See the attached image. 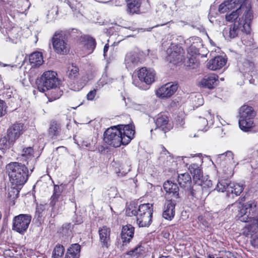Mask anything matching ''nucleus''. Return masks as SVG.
<instances>
[{"label":"nucleus","mask_w":258,"mask_h":258,"mask_svg":"<svg viewBox=\"0 0 258 258\" xmlns=\"http://www.w3.org/2000/svg\"><path fill=\"white\" fill-rule=\"evenodd\" d=\"M204 117H200L198 121L200 130L202 131L207 130L206 127L207 126L208 122L210 124H212L213 122V116L211 114L210 110L206 111L204 114Z\"/></svg>","instance_id":"22"},{"label":"nucleus","mask_w":258,"mask_h":258,"mask_svg":"<svg viewBox=\"0 0 258 258\" xmlns=\"http://www.w3.org/2000/svg\"><path fill=\"white\" fill-rule=\"evenodd\" d=\"M174 208L175 204L172 202L171 199L168 200L165 204L164 210L163 212V218L171 220L175 214Z\"/></svg>","instance_id":"20"},{"label":"nucleus","mask_w":258,"mask_h":258,"mask_svg":"<svg viewBox=\"0 0 258 258\" xmlns=\"http://www.w3.org/2000/svg\"><path fill=\"white\" fill-rule=\"evenodd\" d=\"M168 121V117L167 115L162 114H158L155 121L157 128H160L165 133L167 130H169L167 126Z\"/></svg>","instance_id":"23"},{"label":"nucleus","mask_w":258,"mask_h":258,"mask_svg":"<svg viewBox=\"0 0 258 258\" xmlns=\"http://www.w3.org/2000/svg\"><path fill=\"white\" fill-rule=\"evenodd\" d=\"M9 142L6 138H3L0 139V150L3 153H4L6 149L9 148Z\"/></svg>","instance_id":"37"},{"label":"nucleus","mask_w":258,"mask_h":258,"mask_svg":"<svg viewBox=\"0 0 258 258\" xmlns=\"http://www.w3.org/2000/svg\"><path fill=\"white\" fill-rule=\"evenodd\" d=\"M226 62V59L222 56H218L211 59L207 63L209 69L215 71L220 69L224 66Z\"/></svg>","instance_id":"17"},{"label":"nucleus","mask_w":258,"mask_h":258,"mask_svg":"<svg viewBox=\"0 0 258 258\" xmlns=\"http://www.w3.org/2000/svg\"><path fill=\"white\" fill-rule=\"evenodd\" d=\"M186 192H187V195L188 196H190L191 198H199V191H197L196 189L193 188V186L191 185L190 186V189L189 190H184Z\"/></svg>","instance_id":"40"},{"label":"nucleus","mask_w":258,"mask_h":258,"mask_svg":"<svg viewBox=\"0 0 258 258\" xmlns=\"http://www.w3.org/2000/svg\"><path fill=\"white\" fill-rule=\"evenodd\" d=\"M216 258H222L221 257H217Z\"/></svg>","instance_id":"56"},{"label":"nucleus","mask_w":258,"mask_h":258,"mask_svg":"<svg viewBox=\"0 0 258 258\" xmlns=\"http://www.w3.org/2000/svg\"><path fill=\"white\" fill-rule=\"evenodd\" d=\"M41 207L42 206H40V207H37L36 208V213H38V217L42 216V215H40L41 213V211L43 210V209L41 208Z\"/></svg>","instance_id":"46"},{"label":"nucleus","mask_w":258,"mask_h":258,"mask_svg":"<svg viewBox=\"0 0 258 258\" xmlns=\"http://www.w3.org/2000/svg\"><path fill=\"white\" fill-rule=\"evenodd\" d=\"M108 48H109V46H107V44H106L104 47V49H103V51H104V53H105L106 52H107L108 51Z\"/></svg>","instance_id":"50"},{"label":"nucleus","mask_w":258,"mask_h":258,"mask_svg":"<svg viewBox=\"0 0 258 258\" xmlns=\"http://www.w3.org/2000/svg\"><path fill=\"white\" fill-rule=\"evenodd\" d=\"M61 93H60L59 95H57L56 97H55L54 98V99H56L57 98H58L59 97V96L61 95Z\"/></svg>","instance_id":"52"},{"label":"nucleus","mask_w":258,"mask_h":258,"mask_svg":"<svg viewBox=\"0 0 258 258\" xmlns=\"http://www.w3.org/2000/svg\"><path fill=\"white\" fill-rule=\"evenodd\" d=\"M29 61L33 67L41 66L43 62L42 54L39 52L32 53L29 56Z\"/></svg>","instance_id":"28"},{"label":"nucleus","mask_w":258,"mask_h":258,"mask_svg":"<svg viewBox=\"0 0 258 258\" xmlns=\"http://www.w3.org/2000/svg\"><path fill=\"white\" fill-rule=\"evenodd\" d=\"M135 228L130 224L125 225L122 227L121 233V239L123 243H126L130 242L133 238Z\"/></svg>","instance_id":"16"},{"label":"nucleus","mask_w":258,"mask_h":258,"mask_svg":"<svg viewBox=\"0 0 258 258\" xmlns=\"http://www.w3.org/2000/svg\"><path fill=\"white\" fill-rule=\"evenodd\" d=\"M138 109L142 110L146 108L145 105H138L136 107Z\"/></svg>","instance_id":"48"},{"label":"nucleus","mask_w":258,"mask_h":258,"mask_svg":"<svg viewBox=\"0 0 258 258\" xmlns=\"http://www.w3.org/2000/svg\"><path fill=\"white\" fill-rule=\"evenodd\" d=\"M205 184L206 185H208L209 187H210L212 185V183H211L210 180L206 181V183Z\"/></svg>","instance_id":"51"},{"label":"nucleus","mask_w":258,"mask_h":258,"mask_svg":"<svg viewBox=\"0 0 258 258\" xmlns=\"http://www.w3.org/2000/svg\"><path fill=\"white\" fill-rule=\"evenodd\" d=\"M81 246L78 243L72 244L68 249L64 258H79Z\"/></svg>","instance_id":"24"},{"label":"nucleus","mask_w":258,"mask_h":258,"mask_svg":"<svg viewBox=\"0 0 258 258\" xmlns=\"http://www.w3.org/2000/svg\"><path fill=\"white\" fill-rule=\"evenodd\" d=\"M226 33V31H224V34H225Z\"/></svg>","instance_id":"55"},{"label":"nucleus","mask_w":258,"mask_h":258,"mask_svg":"<svg viewBox=\"0 0 258 258\" xmlns=\"http://www.w3.org/2000/svg\"><path fill=\"white\" fill-rule=\"evenodd\" d=\"M251 243L254 247H258V236L252 235Z\"/></svg>","instance_id":"45"},{"label":"nucleus","mask_w":258,"mask_h":258,"mask_svg":"<svg viewBox=\"0 0 258 258\" xmlns=\"http://www.w3.org/2000/svg\"><path fill=\"white\" fill-rule=\"evenodd\" d=\"M26 126L22 123L13 124L8 130V138L9 144H14L15 141L24 133Z\"/></svg>","instance_id":"9"},{"label":"nucleus","mask_w":258,"mask_h":258,"mask_svg":"<svg viewBox=\"0 0 258 258\" xmlns=\"http://www.w3.org/2000/svg\"><path fill=\"white\" fill-rule=\"evenodd\" d=\"M167 60L176 64L182 59V49L175 45H171L167 50Z\"/></svg>","instance_id":"11"},{"label":"nucleus","mask_w":258,"mask_h":258,"mask_svg":"<svg viewBox=\"0 0 258 258\" xmlns=\"http://www.w3.org/2000/svg\"><path fill=\"white\" fill-rule=\"evenodd\" d=\"M0 65L3 66V67H7V66H9V67H16V65H15V64H6V63H0Z\"/></svg>","instance_id":"47"},{"label":"nucleus","mask_w":258,"mask_h":258,"mask_svg":"<svg viewBox=\"0 0 258 258\" xmlns=\"http://www.w3.org/2000/svg\"><path fill=\"white\" fill-rule=\"evenodd\" d=\"M61 131L60 124L55 121H51L48 129V134L52 138L57 137Z\"/></svg>","instance_id":"29"},{"label":"nucleus","mask_w":258,"mask_h":258,"mask_svg":"<svg viewBox=\"0 0 258 258\" xmlns=\"http://www.w3.org/2000/svg\"><path fill=\"white\" fill-rule=\"evenodd\" d=\"M19 194V191L15 188H12L10 191H9V197L12 198L13 199L16 198L18 195Z\"/></svg>","instance_id":"44"},{"label":"nucleus","mask_w":258,"mask_h":258,"mask_svg":"<svg viewBox=\"0 0 258 258\" xmlns=\"http://www.w3.org/2000/svg\"><path fill=\"white\" fill-rule=\"evenodd\" d=\"M156 73L152 69L143 67L138 71V77L139 80L147 85H150L155 81Z\"/></svg>","instance_id":"12"},{"label":"nucleus","mask_w":258,"mask_h":258,"mask_svg":"<svg viewBox=\"0 0 258 258\" xmlns=\"http://www.w3.org/2000/svg\"><path fill=\"white\" fill-rule=\"evenodd\" d=\"M159 258H169V257L168 256L162 255V256L159 257Z\"/></svg>","instance_id":"53"},{"label":"nucleus","mask_w":258,"mask_h":258,"mask_svg":"<svg viewBox=\"0 0 258 258\" xmlns=\"http://www.w3.org/2000/svg\"><path fill=\"white\" fill-rule=\"evenodd\" d=\"M28 166L18 162H11L6 166L11 182L16 186L23 185L28 178Z\"/></svg>","instance_id":"3"},{"label":"nucleus","mask_w":258,"mask_h":258,"mask_svg":"<svg viewBox=\"0 0 258 258\" xmlns=\"http://www.w3.org/2000/svg\"><path fill=\"white\" fill-rule=\"evenodd\" d=\"M177 182L180 187L184 190H189L192 185L190 175L187 172L178 174Z\"/></svg>","instance_id":"15"},{"label":"nucleus","mask_w":258,"mask_h":258,"mask_svg":"<svg viewBox=\"0 0 258 258\" xmlns=\"http://www.w3.org/2000/svg\"><path fill=\"white\" fill-rule=\"evenodd\" d=\"M64 248L63 246L60 244H57L53 251V253L59 254V255H63L64 253Z\"/></svg>","instance_id":"41"},{"label":"nucleus","mask_w":258,"mask_h":258,"mask_svg":"<svg viewBox=\"0 0 258 258\" xmlns=\"http://www.w3.org/2000/svg\"><path fill=\"white\" fill-rule=\"evenodd\" d=\"M219 158L221 159L230 160L233 158V154L231 151H227L223 154L219 155Z\"/></svg>","instance_id":"39"},{"label":"nucleus","mask_w":258,"mask_h":258,"mask_svg":"<svg viewBox=\"0 0 258 258\" xmlns=\"http://www.w3.org/2000/svg\"><path fill=\"white\" fill-rule=\"evenodd\" d=\"M245 187L244 184L231 182L228 187V194H231L236 196H239Z\"/></svg>","instance_id":"25"},{"label":"nucleus","mask_w":258,"mask_h":258,"mask_svg":"<svg viewBox=\"0 0 258 258\" xmlns=\"http://www.w3.org/2000/svg\"><path fill=\"white\" fill-rule=\"evenodd\" d=\"M100 242L107 247L110 242V229L106 226H103L98 231Z\"/></svg>","instance_id":"21"},{"label":"nucleus","mask_w":258,"mask_h":258,"mask_svg":"<svg viewBox=\"0 0 258 258\" xmlns=\"http://www.w3.org/2000/svg\"><path fill=\"white\" fill-rule=\"evenodd\" d=\"M18 6L22 11H26L29 8L30 4L28 0H17Z\"/></svg>","instance_id":"36"},{"label":"nucleus","mask_w":258,"mask_h":258,"mask_svg":"<svg viewBox=\"0 0 258 258\" xmlns=\"http://www.w3.org/2000/svg\"><path fill=\"white\" fill-rule=\"evenodd\" d=\"M68 77L71 80H74L79 76V69L76 66H72L68 70Z\"/></svg>","instance_id":"34"},{"label":"nucleus","mask_w":258,"mask_h":258,"mask_svg":"<svg viewBox=\"0 0 258 258\" xmlns=\"http://www.w3.org/2000/svg\"><path fill=\"white\" fill-rule=\"evenodd\" d=\"M97 91V89H94L93 90L89 91L87 95V100L90 101L93 100L94 99L95 96L96 95Z\"/></svg>","instance_id":"43"},{"label":"nucleus","mask_w":258,"mask_h":258,"mask_svg":"<svg viewBox=\"0 0 258 258\" xmlns=\"http://www.w3.org/2000/svg\"><path fill=\"white\" fill-rule=\"evenodd\" d=\"M124 62L126 68H132L138 63L139 58L137 53L129 52L125 56Z\"/></svg>","instance_id":"27"},{"label":"nucleus","mask_w":258,"mask_h":258,"mask_svg":"<svg viewBox=\"0 0 258 258\" xmlns=\"http://www.w3.org/2000/svg\"><path fill=\"white\" fill-rule=\"evenodd\" d=\"M135 131L132 125L114 126L108 128L104 134V141L107 144L116 148L121 144H128L133 139Z\"/></svg>","instance_id":"2"},{"label":"nucleus","mask_w":258,"mask_h":258,"mask_svg":"<svg viewBox=\"0 0 258 258\" xmlns=\"http://www.w3.org/2000/svg\"><path fill=\"white\" fill-rule=\"evenodd\" d=\"M22 160L26 162V165L28 166L29 169L32 172L34 169L35 159L33 156V149L31 147H28L23 150Z\"/></svg>","instance_id":"14"},{"label":"nucleus","mask_w":258,"mask_h":258,"mask_svg":"<svg viewBox=\"0 0 258 258\" xmlns=\"http://www.w3.org/2000/svg\"><path fill=\"white\" fill-rule=\"evenodd\" d=\"M153 206L149 203L139 206L137 215V223L140 227L149 226L152 222Z\"/></svg>","instance_id":"6"},{"label":"nucleus","mask_w":258,"mask_h":258,"mask_svg":"<svg viewBox=\"0 0 258 258\" xmlns=\"http://www.w3.org/2000/svg\"><path fill=\"white\" fill-rule=\"evenodd\" d=\"M85 39L86 41V43H85L86 47L89 50V52H91L96 46L95 40L92 37L90 36L85 37Z\"/></svg>","instance_id":"33"},{"label":"nucleus","mask_w":258,"mask_h":258,"mask_svg":"<svg viewBox=\"0 0 258 258\" xmlns=\"http://www.w3.org/2000/svg\"><path fill=\"white\" fill-rule=\"evenodd\" d=\"M218 76L215 74L206 76L200 82L201 86L213 89L217 85Z\"/></svg>","instance_id":"19"},{"label":"nucleus","mask_w":258,"mask_h":258,"mask_svg":"<svg viewBox=\"0 0 258 258\" xmlns=\"http://www.w3.org/2000/svg\"><path fill=\"white\" fill-rule=\"evenodd\" d=\"M6 113V105L5 102L0 100V117L4 116Z\"/></svg>","instance_id":"42"},{"label":"nucleus","mask_w":258,"mask_h":258,"mask_svg":"<svg viewBox=\"0 0 258 258\" xmlns=\"http://www.w3.org/2000/svg\"><path fill=\"white\" fill-rule=\"evenodd\" d=\"M163 188L166 193V199L179 198V187L177 184L171 181L167 180L163 184Z\"/></svg>","instance_id":"13"},{"label":"nucleus","mask_w":258,"mask_h":258,"mask_svg":"<svg viewBox=\"0 0 258 258\" xmlns=\"http://www.w3.org/2000/svg\"><path fill=\"white\" fill-rule=\"evenodd\" d=\"M62 255H59V254H56V253H52V258H61Z\"/></svg>","instance_id":"49"},{"label":"nucleus","mask_w":258,"mask_h":258,"mask_svg":"<svg viewBox=\"0 0 258 258\" xmlns=\"http://www.w3.org/2000/svg\"><path fill=\"white\" fill-rule=\"evenodd\" d=\"M138 212L133 205H129L126 210V214L128 216H137Z\"/></svg>","instance_id":"38"},{"label":"nucleus","mask_w":258,"mask_h":258,"mask_svg":"<svg viewBox=\"0 0 258 258\" xmlns=\"http://www.w3.org/2000/svg\"><path fill=\"white\" fill-rule=\"evenodd\" d=\"M190 173L192 174L193 178L199 185H203V174L199 166L196 164H191L188 168Z\"/></svg>","instance_id":"18"},{"label":"nucleus","mask_w":258,"mask_h":258,"mask_svg":"<svg viewBox=\"0 0 258 258\" xmlns=\"http://www.w3.org/2000/svg\"><path fill=\"white\" fill-rule=\"evenodd\" d=\"M31 220L28 214H20L13 219V229L20 233H23L27 229Z\"/></svg>","instance_id":"8"},{"label":"nucleus","mask_w":258,"mask_h":258,"mask_svg":"<svg viewBox=\"0 0 258 258\" xmlns=\"http://www.w3.org/2000/svg\"><path fill=\"white\" fill-rule=\"evenodd\" d=\"M61 191L60 189V187L58 185H54L53 194L51 196L50 200L51 201L50 202V205L51 207H54L56 202L58 201V200L62 198L61 195Z\"/></svg>","instance_id":"31"},{"label":"nucleus","mask_w":258,"mask_h":258,"mask_svg":"<svg viewBox=\"0 0 258 258\" xmlns=\"http://www.w3.org/2000/svg\"><path fill=\"white\" fill-rule=\"evenodd\" d=\"M143 247L141 245H138L135 248L127 252L125 256V258H138L143 254Z\"/></svg>","instance_id":"30"},{"label":"nucleus","mask_w":258,"mask_h":258,"mask_svg":"<svg viewBox=\"0 0 258 258\" xmlns=\"http://www.w3.org/2000/svg\"><path fill=\"white\" fill-rule=\"evenodd\" d=\"M52 43L53 49L57 53L63 55L69 52L70 45L64 32H56L52 38Z\"/></svg>","instance_id":"5"},{"label":"nucleus","mask_w":258,"mask_h":258,"mask_svg":"<svg viewBox=\"0 0 258 258\" xmlns=\"http://www.w3.org/2000/svg\"><path fill=\"white\" fill-rule=\"evenodd\" d=\"M177 89L176 84L172 83H167L156 91V95L159 98L165 99L170 97L173 95Z\"/></svg>","instance_id":"10"},{"label":"nucleus","mask_w":258,"mask_h":258,"mask_svg":"<svg viewBox=\"0 0 258 258\" xmlns=\"http://www.w3.org/2000/svg\"><path fill=\"white\" fill-rule=\"evenodd\" d=\"M256 112L253 108L247 105H242L239 110V125L244 132H248L254 127L253 119Z\"/></svg>","instance_id":"4"},{"label":"nucleus","mask_w":258,"mask_h":258,"mask_svg":"<svg viewBox=\"0 0 258 258\" xmlns=\"http://www.w3.org/2000/svg\"><path fill=\"white\" fill-rule=\"evenodd\" d=\"M242 0H227L219 7V12L223 14L231 11L239 5V8L225 15L227 21L233 22L228 32V36L234 38L241 33L248 34L251 31L250 24L253 19V13L249 5H241Z\"/></svg>","instance_id":"1"},{"label":"nucleus","mask_w":258,"mask_h":258,"mask_svg":"<svg viewBox=\"0 0 258 258\" xmlns=\"http://www.w3.org/2000/svg\"><path fill=\"white\" fill-rule=\"evenodd\" d=\"M230 183H231V181L228 180H221L218 182L216 189L218 191L228 192V187H229Z\"/></svg>","instance_id":"32"},{"label":"nucleus","mask_w":258,"mask_h":258,"mask_svg":"<svg viewBox=\"0 0 258 258\" xmlns=\"http://www.w3.org/2000/svg\"><path fill=\"white\" fill-rule=\"evenodd\" d=\"M209 257H210V258H214V256H210Z\"/></svg>","instance_id":"54"},{"label":"nucleus","mask_w":258,"mask_h":258,"mask_svg":"<svg viewBox=\"0 0 258 258\" xmlns=\"http://www.w3.org/2000/svg\"><path fill=\"white\" fill-rule=\"evenodd\" d=\"M41 84L38 86L39 90L44 92L46 90L56 88L59 85V80L57 74L54 71L45 72L41 77Z\"/></svg>","instance_id":"7"},{"label":"nucleus","mask_w":258,"mask_h":258,"mask_svg":"<svg viewBox=\"0 0 258 258\" xmlns=\"http://www.w3.org/2000/svg\"><path fill=\"white\" fill-rule=\"evenodd\" d=\"M192 99V102L194 105L198 107L204 104V100L202 95L198 94L195 96Z\"/></svg>","instance_id":"35"},{"label":"nucleus","mask_w":258,"mask_h":258,"mask_svg":"<svg viewBox=\"0 0 258 258\" xmlns=\"http://www.w3.org/2000/svg\"><path fill=\"white\" fill-rule=\"evenodd\" d=\"M127 6V11L131 14L138 13L140 11L141 0H126Z\"/></svg>","instance_id":"26"}]
</instances>
